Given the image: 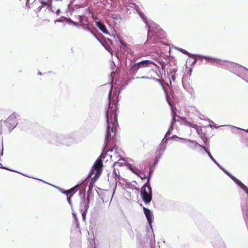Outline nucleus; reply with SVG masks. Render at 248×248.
<instances>
[{
    "mask_svg": "<svg viewBox=\"0 0 248 248\" xmlns=\"http://www.w3.org/2000/svg\"><path fill=\"white\" fill-rule=\"evenodd\" d=\"M113 174L115 180L120 179V173L118 167L117 168L116 167H114Z\"/></svg>",
    "mask_w": 248,
    "mask_h": 248,
    "instance_id": "9",
    "label": "nucleus"
},
{
    "mask_svg": "<svg viewBox=\"0 0 248 248\" xmlns=\"http://www.w3.org/2000/svg\"><path fill=\"white\" fill-rule=\"evenodd\" d=\"M110 100L109 98V108H106V115L107 122L108 124L107 133L106 135V140L108 141L110 135L109 129L111 128L112 132H116V127L118 125L117 117V106L114 105V107H110Z\"/></svg>",
    "mask_w": 248,
    "mask_h": 248,
    "instance_id": "1",
    "label": "nucleus"
},
{
    "mask_svg": "<svg viewBox=\"0 0 248 248\" xmlns=\"http://www.w3.org/2000/svg\"><path fill=\"white\" fill-rule=\"evenodd\" d=\"M6 126L9 130L13 129L17 124V118L14 114L9 116L5 122Z\"/></svg>",
    "mask_w": 248,
    "mask_h": 248,
    "instance_id": "3",
    "label": "nucleus"
},
{
    "mask_svg": "<svg viewBox=\"0 0 248 248\" xmlns=\"http://www.w3.org/2000/svg\"><path fill=\"white\" fill-rule=\"evenodd\" d=\"M140 196L146 204L150 203L152 199V191L150 186L145 184L141 188Z\"/></svg>",
    "mask_w": 248,
    "mask_h": 248,
    "instance_id": "2",
    "label": "nucleus"
},
{
    "mask_svg": "<svg viewBox=\"0 0 248 248\" xmlns=\"http://www.w3.org/2000/svg\"><path fill=\"white\" fill-rule=\"evenodd\" d=\"M222 66H226L228 67L233 66V65H234L235 64L234 63L228 61L222 62Z\"/></svg>",
    "mask_w": 248,
    "mask_h": 248,
    "instance_id": "12",
    "label": "nucleus"
},
{
    "mask_svg": "<svg viewBox=\"0 0 248 248\" xmlns=\"http://www.w3.org/2000/svg\"><path fill=\"white\" fill-rule=\"evenodd\" d=\"M83 16H85V15L84 14H83V15H79V16L78 17H79V22L80 23H82V22Z\"/></svg>",
    "mask_w": 248,
    "mask_h": 248,
    "instance_id": "19",
    "label": "nucleus"
},
{
    "mask_svg": "<svg viewBox=\"0 0 248 248\" xmlns=\"http://www.w3.org/2000/svg\"><path fill=\"white\" fill-rule=\"evenodd\" d=\"M125 164L124 163V162H115L114 163V167H116L117 168V167H122Z\"/></svg>",
    "mask_w": 248,
    "mask_h": 248,
    "instance_id": "14",
    "label": "nucleus"
},
{
    "mask_svg": "<svg viewBox=\"0 0 248 248\" xmlns=\"http://www.w3.org/2000/svg\"><path fill=\"white\" fill-rule=\"evenodd\" d=\"M79 186L78 185H77L73 187L70 188L69 190L70 193H71L72 192L75 193L77 191V188Z\"/></svg>",
    "mask_w": 248,
    "mask_h": 248,
    "instance_id": "15",
    "label": "nucleus"
},
{
    "mask_svg": "<svg viewBox=\"0 0 248 248\" xmlns=\"http://www.w3.org/2000/svg\"><path fill=\"white\" fill-rule=\"evenodd\" d=\"M103 163L101 158H98L95 162L93 165V169L95 170V176L98 177L102 171Z\"/></svg>",
    "mask_w": 248,
    "mask_h": 248,
    "instance_id": "4",
    "label": "nucleus"
},
{
    "mask_svg": "<svg viewBox=\"0 0 248 248\" xmlns=\"http://www.w3.org/2000/svg\"><path fill=\"white\" fill-rule=\"evenodd\" d=\"M149 178H148V181H147V183L146 184H148V183H149Z\"/></svg>",
    "mask_w": 248,
    "mask_h": 248,
    "instance_id": "38",
    "label": "nucleus"
},
{
    "mask_svg": "<svg viewBox=\"0 0 248 248\" xmlns=\"http://www.w3.org/2000/svg\"><path fill=\"white\" fill-rule=\"evenodd\" d=\"M194 143H195V145H198V146H199V147L202 148L203 149H204L208 153V154L209 157L211 158V159H212L213 160L215 161V159H214V158L213 157V156L211 155L210 153L207 151V150H206V149L205 148V147L200 145V144H199L197 142H194Z\"/></svg>",
    "mask_w": 248,
    "mask_h": 248,
    "instance_id": "10",
    "label": "nucleus"
},
{
    "mask_svg": "<svg viewBox=\"0 0 248 248\" xmlns=\"http://www.w3.org/2000/svg\"><path fill=\"white\" fill-rule=\"evenodd\" d=\"M96 26L103 32L105 33H108V31L106 28L105 25L100 21L95 22Z\"/></svg>",
    "mask_w": 248,
    "mask_h": 248,
    "instance_id": "7",
    "label": "nucleus"
},
{
    "mask_svg": "<svg viewBox=\"0 0 248 248\" xmlns=\"http://www.w3.org/2000/svg\"><path fill=\"white\" fill-rule=\"evenodd\" d=\"M245 192L247 193V194L248 195V188L247 187H245L244 189Z\"/></svg>",
    "mask_w": 248,
    "mask_h": 248,
    "instance_id": "26",
    "label": "nucleus"
},
{
    "mask_svg": "<svg viewBox=\"0 0 248 248\" xmlns=\"http://www.w3.org/2000/svg\"><path fill=\"white\" fill-rule=\"evenodd\" d=\"M140 178H141V179L143 180V179H145L146 178V176L145 174H141L140 175H139Z\"/></svg>",
    "mask_w": 248,
    "mask_h": 248,
    "instance_id": "22",
    "label": "nucleus"
},
{
    "mask_svg": "<svg viewBox=\"0 0 248 248\" xmlns=\"http://www.w3.org/2000/svg\"><path fill=\"white\" fill-rule=\"evenodd\" d=\"M154 80H155V81H158V82H160V80H159V79H157V78H154Z\"/></svg>",
    "mask_w": 248,
    "mask_h": 248,
    "instance_id": "29",
    "label": "nucleus"
},
{
    "mask_svg": "<svg viewBox=\"0 0 248 248\" xmlns=\"http://www.w3.org/2000/svg\"><path fill=\"white\" fill-rule=\"evenodd\" d=\"M140 66L141 68L148 67L154 65L156 66V64L151 60H144L139 62Z\"/></svg>",
    "mask_w": 248,
    "mask_h": 248,
    "instance_id": "5",
    "label": "nucleus"
},
{
    "mask_svg": "<svg viewBox=\"0 0 248 248\" xmlns=\"http://www.w3.org/2000/svg\"><path fill=\"white\" fill-rule=\"evenodd\" d=\"M181 51L182 52H183L184 54H187V55L189 54L188 52L187 51H186V50H184V49H181Z\"/></svg>",
    "mask_w": 248,
    "mask_h": 248,
    "instance_id": "23",
    "label": "nucleus"
},
{
    "mask_svg": "<svg viewBox=\"0 0 248 248\" xmlns=\"http://www.w3.org/2000/svg\"><path fill=\"white\" fill-rule=\"evenodd\" d=\"M2 167V164L0 163V168Z\"/></svg>",
    "mask_w": 248,
    "mask_h": 248,
    "instance_id": "34",
    "label": "nucleus"
},
{
    "mask_svg": "<svg viewBox=\"0 0 248 248\" xmlns=\"http://www.w3.org/2000/svg\"><path fill=\"white\" fill-rule=\"evenodd\" d=\"M202 139L203 142L205 143L207 142V141L208 140L207 138H206V137H203V138H202Z\"/></svg>",
    "mask_w": 248,
    "mask_h": 248,
    "instance_id": "24",
    "label": "nucleus"
},
{
    "mask_svg": "<svg viewBox=\"0 0 248 248\" xmlns=\"http://www.w3.org/2000/svg\"><path fill=\"white\" fill-rule=\"evenodd\" d=\"M66 20L70 23L72 24L75 26H78V24L76 22L73 21L72 20H71L70 18H67L66 19Z\"/></svg>",
    "mask_w": 248,
    "mask_h": 248,
    "instance_id": "17",
    "label": "nucleus"
},
{
    "mask_svg": "<svg viewBox=\"0 0 248 248\" xmlns=\"http://www.w3.org/2000/svg\"><path fill=\"white\" fill-rule=\"evenodd\" d=\"M93 34L98 39V38H97V36L95 35V34L94 33Z\"/></svg>",
    "mask_w": 248,
    "mask_h": 248,
    "instance_id": "35",
    "label": "nucleus"
},
{
    "mask_svg": "<svg viewBox=\"0 0 248 248\" xmlns=\"http://www.w3.org/2000/svg\"><path fill=\"white\" fill-rule=\"evenodd\" d=\"M129 169L134 173H135L137 175H139L138 171L136 169L130 167H129Z\"/></svg>",
    "mask_w": 248,
    "mask_h": 248,
    "instance_id": "18",
    "label": "nucleus"
},
{
    "mask_svg": "<svg viewBox=\"0 0 248 248\" xmlns=\"http://www.w3.org/2000/svg\"><path fill=\"white\" fill-rule=\"evenodd\" d=\"M38 74L40 75H41V72H38Z\"/></svg>",
    "mask_w": 248,
    "mask_h": 248,
    "instance_id": "36",
    "label": "nucleus"
},
{
    "mask_svg": "<svg viewBox=\"0 0 248 248\" xmlns=\"http://www.w3.org/2000/svg\"><path fill=\"white\" fill-rule=\"evenodd\" d=\"M72 196H73V194H72L70 195V196H67V201H68V202H69V203H71V197H72Z\"/></svg>",
    "mask_w": 248,
    "mask_h": 248,
    "instance_id": "21",
    "label": "nucleus"
},
{
    "mask_svg": "<svg viewBox=\"0 0 248 248\" xmlns=\"http://www.w3.org/2000/svg\"><path fill=\"white\" fill-rule=\"evenodd\" d=\"M149 178H148V181H147V183L146 184H148V183H149Z\"/></svg>",
    "mask_w": 248,
    "mask_h": 248,
    "instance_id": "37",
    "label": "nucleus"
},
{
    "mask_svg": "<svg viewBox=\"0 0 248 248\" xmlns=\"http://www.w3.org/2000/svg\"><path fill=\"white\" fill-rule=\"evenodd\" d=\"M62 193L63 194H66L67 196L69 194H71L70 193L69 190H65V191H62Z\"/></svg>",
    "mask_w": 248,
    "mask_h": 248,
    "instance_id": "20",
    "label": "nucleus"
},
{
    "mask_svg": "<svg viewBox=\"0 0 248 248\" xmlns=\"http://www.w3.org/2000/svg\"><path fill=\"white\" fill-rule=\"evenodd\" d=\"M88 207H89V206H88V205H87L86 204L85 205V207H86V210H87V208H88Z\"/></svg>",
    "mask_w": 248,
    "mask_h": 248,
    "instance_id": "30",
    "label": "nucleus"
},
{
    "mask_svg": "<svg viewBox=\"0 0 248 248\" xmlns=\"http://www.w3.org/2000/svg\"><path fill=\"white\" fill-rule=\"evenodd\" d=\"M42 4L43 6H50L51 5V0H47L46 1H45V0H43Z\"/></svg>",
    "mask_w": 248,
    "mask_h": 248,
    "instance_id": "13",
    "label": "nucleus"
},
{
    "mask_svg": "<svg viewBox=\"0 0 248 248\" xmlns=\"http://www.w3.org/2000/svg\"><path fill=\"white\" fill-rule=\"evenodd\" d=\"M141 78H146L145 77H142Z\"/></svg>",
    "mask_w": 248,
    "mask_h": 248,
    "instance_id": "33",
    "label": "nucleus"
},
{
    "mask_svg": "<svg viewBox=\"0 0 248 248\" xmlns=\"http://www.w3.org/2000/svg\"><path fill=\"white\" fill-rule=\"evenodd\" d=\"M143 209L148 222L150 224H151L152 221V219L153 216V213L149 209L144 207H143Z\"/></svg>",
    "mask_w": 248,
    "mask_h": 248,
    "instance_id": "6",
    "label": "nucleus"
},
{
    "mask_svg": "<svg viewBox=\"0 0 248 248\" xmlns=\"http://www.w3.org/2000/svg\"><path fill=\"white\" fill-rule=\"evenodd\" d=\"M85 14H91V16L93 18V17H94V15L93 13H92L90 11V8H88L87 9H85Z\"/></svg>",
    "mask_w": 248,
    "mask_h": 248,
    "instance_id": "16",
    "label": "nucleus"
},
{
    "mask_svg": "<svg viewBox=\"0 0 248 248\" xmlns=\"http://www.w3.org/2000/svg\"><path fill=\"white\" fill-rule=\"evenodd\" d=\"M141 68L140 66V65L139 62H137L135 63L133 65H132L130 68V71L132 73H135L137 72V71L139 70V69Z\"/></svg>",
    "mask_w": 248,
    "mask_h": 248,
    "instance_id": "8",
    "label": "nucleus"
},
{
    "mask_svg": "<svg viewBox=\"0 0 248 248\" xmlns=\"http://www.w3.org/2000/svg\"><path fill=\"white\" fill-rule=\"evenodd\" d=\"M120 42L122 44V45H123L124 46H126V44L122 40H120Z\"/></svg>",
    "mask_w": 248,
    "mask_h": 248,
    "instance_id": "25",
    "label": "nucleus"
},
{
    "mask_svg": "<svg viewBox=\"0 0 248 248\" xmlns=\"http://www.w3.org/2000/svg\"><path fill=\"white\" fill-rule=\"evenodd\" d=\"M0 146L2 148V142L0 141Z\"/></svg>",
    "mask_w": 248,
    "mask_h": 248,
    "instance_id": "32",
    "label": "nucleus"
},
{
    "mask_svg": "<svg viewBox=\"0 0 248 248\" xmlns=\"http://www.w3.org/2000/svg\"><path fill=\"white\" fill-rule=\"evenodd\" d=\"M185 124L186 125L189 126H190L191 127H192V128L196 129L198 127V126L197 124H193V123H190L189 122H186L185 123Z\"/></svg>",
    "mask_w": 248,
    "mask_h": 248,
    "instance_id": "11",
    "label": "nucleus"
},
{
    "mask_svg": "<svg viewBox=\"0 0 248 248\" xmlns=\"http://www.w3.org/2000/svg\"><path fill=\"white\" fill-rule=\"evenodd\" d=\"M95 248V247L92 245L91 246L90 248Z\"/></svg>",
    "mask_w": 248,
    "mask_h": 248,
    "instance_id": "31",
    "label": "nucleus"
},
{
    "mask_svg": "<svg viewBox=\"0 0 248 248\" xmlns=\"http://www.w3.org/2000/svg\"><path fill=\"white\" fill-rule=\"evenodd\" d=\"M172 121H173V122L175 121V115H173V117H172Z\"/></svg>",
    "mask_w": 248,
    "mask_h": 248,
    "instance_id": "28",
    "label": "nucleus"
},
{
    "mask_svg": "<svg viewBox=\"0 0 248 248\" xmlns=\"http://www.w3.org/2000/svg\"><path fill=\"white\" fill-rule=\"evenodd\" d=\"M82 216L83 217V218H84L85 217V212L82 213Z\"/></svg>",
    "mask_w": 248,
    "mask_h": 248,
    "instance_id": "27",
    "label": "nucleus"
}]
</instances>
